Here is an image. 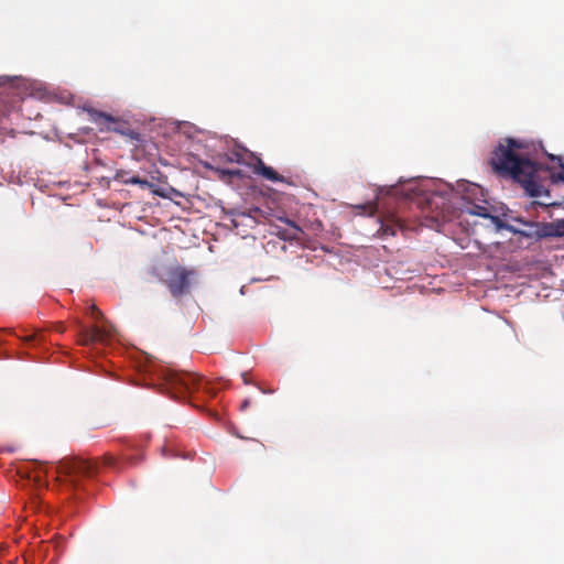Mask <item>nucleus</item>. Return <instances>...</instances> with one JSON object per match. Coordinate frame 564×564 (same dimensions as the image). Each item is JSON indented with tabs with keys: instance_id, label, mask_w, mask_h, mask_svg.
Returning <instances> with one entry per match:
<instances>
[{
	"instance_id": "412c9836",
	"label": "nucleus",
	"mask_w": 564,
	"mask_h": 564,
	"mask_svg": "<svg viewBox=\"0 0 564 564\" xmlns=\"http://www.w3.org/2000/svg\"><path fill=\"white\" fill-rule=\"evenodd\" d=\"M251 404L250 399H245L240 404V410L246 411Z\"/></svg>"
},
{
	"instance_id": "1a4fd4ad",
	"label": "nucleus",
	"mask_w": 564,
	"mask_h": 564,
	"mask_svg": "<svg viewBox=\"0 0 564 564\" xmlns=\"http://www.w3.org/2000/svg\"><path fill=\"white\" fill-rule=\"evenodd\" d=\"M525 226V229L520 231V235L527 238H535L541 239L545 238L544 235V223H533V221H523L521 219H517Z\"/></svg>"
},
{
	"instance_id": "423d86ee",
	"label": "nucleus",
	"mask_w": 564,
	"mask_h": 564,
	"mask_svg": "<svg viewBox=\"0 0 564 564\" xmlns=\"http://www.w3.org/2000/svg\"><path fill=\"white\" fill-rule=\"evenodd\" d=\"M250 161L247 162L245 160V155L239 151H234L228 156L229 162L243 163L252 169V172L257 175L262 176L263 178L271 182H283V176H281L276 171H274L271 166L264 164V162L253 153L249 154Z\"/></svg>"
},
{
	"instance_id": "f257e3e1",
	"label": "nucleus",
	"mask_w": 564,
	"mask_h": 564,
	"mask_svg": "<svg viewBox=\"0 0 564 564\" xmlns=\"http://www.w3.org/2000/svg\"><path fill=\"white\" fill-rule=\"evenodd\" d=\"M538 148L533 142L506 138L491 153L489 165L500 177L519 183L531 197L549 195V185L564 182V163L561 156L549 154L556 160L561 171L538 164Z\"/></svg>"
},
{
	"instance_id": "0eeeda50",
	"label": "nucleus",
	"mask_w": 564,
	"mask_h": 564,
	"mask_svg": "<svg viewBox=\"0 0 564 564\" xmlns=\"http://www.w3.org/2000/svg\"><path fill=\"white\" fill-rule=\"evenodd\" d=\"M110 337V333L99 326H93L90 328L80 327L78 332V343L83 346H88L94 343H104Z\"/></svg>"
},
{
	"instance_id": "b1692460",
	"label": "nucleus",
	"mask_w": 564,
	"mask_h": 564,
	"mask_svg": "<svg viewBox=\"0 0 564 564\" xmlns=\"http://www.w3.org/2000/svg\"><path fill=\"white\" fill-rule=\"evenodd\" d=\"M368 208H369L370 213L372 214V213L376 210V208H377V207H376V205H375V204H370V205L368 206Z\"/></svg>"
},
{
	"instance_id": "5701e85b",
	"label": "nucleus",
	"mask_w": 564,
	"mask_h": 564,
	"mask_svg": "<svg viewBox=\"0 0 564 564\" xmlns=\"http://www.w3.org/2000/svg\"><path fill=\"white\" fill-rule=\"evenodd\" d=\"M241 377H242L243 382H245L246 384H249L248 373H247V372H243V373L241 375Z\"/></svg>"
},
{
	"instance_id": "2eb2a0df",
	"label": "nucleus",
	"mask_w": 564,
	"mask_h": 564,
	"mask_svg": "<svg viewBox=\"0 0 564 564\" xmlns=\"http://www.w3.org/2000/svg\"><path fill=\"white\" fill-rule=\"evenodd\" d=\"M130 173L124 171V170H118L115 174V177L113 180L117 181V182H120L122 184H124V181H128L129 177H130Z\"/></svg>"
},
{
	"instance_id": "aec40b11",
	"label": "nucleus",
	"mask_w": 564,
	"mask_h": 564,
	"mask_svg": "<svg viewBox=\"0 0 564 564\" xmlns=\"http://www.w3.org/2000/svg\"><path fill=\"white\" fill-rule=\"evenodd\" d=\"M39 336H40L39 334H32V335H30V336H25V337H23V338H22V340H23L24 343H31V341H33V340H35V339H37V338H39Z\"/></svg>"
},
{
	"instance_id": "39448f33",
	"label": "nucleus",
	"mask_w": 564,
	"mask_h": 564,
	"mask_svg": "<svg viewBox=\"0 0 564 564\" xmlns=\"http://www.w3.org/2000/svg\"><path fill=\"white\" fill-rule=\"evenodd\" d=\"M192 274L193 271L183 267L171 268L167 271L164 284L167 286L173 297L178 299L189 293Z\"/></svg>"
},
{
	"instance_id": "20e7f679",
	"label": "nucleus",
	"mask_w": 564,
	"mask_h": 564,
	"mask_svg": "<svg viewBox=\"0 0 564 564\" xmlns=\"http://www.w3.org/2000/svg\"><path fill=\"white\" fill-rule=\"evenodd\" d=\"M55 469L58 476H65L73 485H76L82 477L94 476L99 469V464L78 457L63 458L57 463Z\"/></svg>"
},
{
	"instance_id": "f8f14e48",
	"label": "nucleus",
	"mask_w": 564,
	"mask_h": 564,
	"mask_svg": "<svg viewBox=\"0 0 564 564\" xmlns=\"http://www.w3.org/2000/svg\"><path fill=\"white\" fill-rule=\"evenodd\" d=\"M124 184L139 185L142 188H149L152 193L156 195H162L158 189L154 188V185L149 181L141 178L138 175H131L128 181H124Z\"/></svg>"
},
{
	"instance_id": "f3484780",
	"label": "nucleus",
	"mask_w": 564,
	"mask_h": 564,
	"mask_svg": "<svg viewBox=\"0 0 564 564\" xmlns=\"http://www.w3.org/2000/svg\"><path fill=\"white\" fill-rule=\"evenodd\" d=\"M220 177L224 178L225 176H240L241 172L239 170H217Z\"/></svg>"
},
{
	"instance_id": "ddd939ff",
	"label": "nucleus",
	"mask_w": 564,
	"mask_h": 564,
	"mask_svg": "<svg viewBox=\"0 0 564 564\" xmlns=\"http://www.w3.org/2000/svg\"><path fill=\"white\" fill-rule=\"evenodd\" d=\"M398 229H400V230L404 229V224L400 218L393 219V224H391V225L390 224L381 225V230H382L383 236H388V235L394 236Z\"/></svg>"
},
{
	"instance_id": "9d476101",
	"label": "nucleus",
	"mask_w": 564,
	"mask_h": 564,
	"mask_svg": "<svg viewBox=\"0 0 564 564\" xmlns=\"http://www.w3.org/2000/svg\"><path fill=\"white\" fill-rule=\"evenodd\" d=\"M544 235L546 237H561L564 236V219L544 223Z\"/></svg>"
},
{
	"instance_id": "7ed1b4c3",
	"label": "nucleus",
	"mask_w": 564,
	"mask_h": 564,
	"mask_svg": "<svg viewBox=\"0 0 564 564\" xmlns=\"http://www.w3.org/2000/svg\"><path fill=\"white\" fill-rule=\"evenodd\" d=\"M87 112L89 120L98 127L100 132L111 131L127 137L132 141L140 140V133L131 129L129 122L96 109H88Z\"/></svg>"
},
{
	"instance_id": "f03ea898",
	"label": "nucleus",
	"mask_w": 564,
	"mask_h": 564,
	"mask_svg": "<svg viewBox=\"0 0 564 564\" xmlns=\"http://www.w3.org/2000/svg\"><path fill=\"white\" fill-rule=\"evenodd\" d=\"M162 389L174 399H184L194 391L203 390L210 397L217 394V389L209 381L203 382L196 373L187 371L165 370L163 372Z\"/></svg>"
},
{
	"instance_id": "9b49d317",
	"label": "nucleus",
	"mask_w": 564,
	"mask_h": 564,
	"mask_svg": "<svg viewBox=\"0 0 564 564\" xmlns=\"http://www.w3.org/2000/svg\"><path fill=\"white\" fill-rule=\"evenodd\" d=\"M466 213L474 215V216H479L482 218H489L490 220H491V217H495L494 215L490 214L489 208L487 206L478 205V204H471V205L467 206Z\"/></svg>"
},
{
	"instance_id": "6e6552de",
	"label": "nucleus",
	"mask_w": 564,
	"mask_h": 564,
	"mask_svg": "<svg viewBox=\"0 0 564 564\" xmlns=\"http://www.w3.org/2000/svg\"><path fill=\"white\" fill-rule=\"evenodd\" d=\"M280 220L288 225V228L279 229L275 232L276 236L288 241L300 240L302 238V235L304 234L302 226L297 225L295 221L289 218H280Z\"/></svg>"
},
{
	"instance_id": "6ab92c4d",
	"label": "nucleus",
	"mask_w": 564,
	"mask_h": 564,
	"mask_svg": "<svg viewBox=\"0 0 564 564\" xmlns=\"http://www.w3.org/2000/svg\"><path fill=\"white\" fill-rule=\"evenodd\" d=\"M90 311H91V316L95 319L102 317V313L98 310V307L96 305H91Z\"/></svg>"
},
{
	"instance_id": "393cba45",
	"label": "nucleus",
	"mask_w": 564,
	"mask_h": 564,
	"mask_svg": "<svg viewBox=\"0 0 564 564\" xmlns=\"http://www.w3.org/2000/svg\"><path fill=\"white\" fill-rule=\"evenodd\" d=\"M56 329L62 333V332H64V326L62 324H59Z\"/></svg>"
},
{
	"instance_id": "4be33fe9",
	"label": "nucleus",
	"mask_w": 564,
	"mask_h": 564,
	"mask_svg": "<svg viewBox=\"0 0 564 564\" xmlns=\"http://www.w3.org/2000/svg\"><path fill=\"white\" fill-rule=\"evenodd\" d=\"M251 214H253L254 216H262V210L260 208H253L250 210Z\"/></svg>"
},
{
	"instance_id": "4468645a",
	"label": "nucleus",
	"mask_w": 564,
	"mask_h": 564,
	"mask_svg": "<svg viewBox=\"0 0 564 564\" xmlns=\"http://www.w3.org/2000/svg\"><path fill=\"white\" fill-rule=\"evenodd\" d=\"M491 223L495 225L497 230L505 229L507 231H510L512 234L520 235L521 229H517L514 226L503 223L498 216L491 217Z\"/></svg>"
},
{
	"instance_id": "a211bd4d",
	"label": "nucleus",
	"mask_w": 564,
	"mask_h": 564,
	"mask_svg": "<svg viewBox=\"0 0 564 564\" xmlns=\"http://www.w3.org/2000/svg\"><path fill=\"white\" fill-rule=\"evenodd\" d=\"M102 464L105 466H109V467H115L116 466V459L110 456V455H106L102 459Z\"/></svg>"
},
{
	"instance_id": "dca6fc26",
	"label": "nucleus",
	"mask_w": 564,
	"mask_h": 564,
	"mask_svg": "<svg viewBox=\"0 0 564 564\" xmlns=\"http://www.w3.org/2000/svg\"><path fill=\"white\" fill-rule=\"evenodd\" d=\"M303 229L306 228V229H311L312 231L314 232H317V231H321L323 229V224L321 220H314V221H311L308 225H304L302 226Z\"/></svg>"
}]
</instances>
